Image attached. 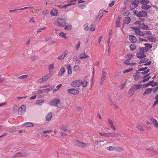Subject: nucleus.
<instances>
[{
    "label": "nucleus",
    "instance_id": "nucleus-1",
    "mask_svg": "<svg viewBox=\"0 0 158 158\" xmlns=\"http://www.w3.org/2000/svg\"><path fill=\"white\" fill-rule=\"evenodd\" d=\"M133 12L135 15L138 17H144L147 16V12L143 10H142L139 12L135 10Z\"/></svg>",
    "mask_w": 158,
    "mask_h": 158
},
{
    "label": "nucleus",
    "instance_id": "nucleus-2",
    "mask_svg": "<svg viewBox=\"0 0 158 158\" xmlns=\"http://www.w3.org/2000/svg\"><path fill=\"white\" fill-rule=\"evenodd\" d=\"M54 24H57L59 27H62L64 26L66 24V21L63 19H57L56 21L54 23Z\"/></svg>",
    "mask_w": 158,
    "mask_h": 158
},
{
    "label": "nucleus",
    "instance_id": "nucleus-3",
    "mask_svg": "<svg viewBox=\"0 0 158 158\" xmlns=\"http://www.w3.org/2000/svg\"><path fill=\"white\" fill-rule=\"evenodd\" d=\"M28 155V154L26 152L22 151L20 152H19L16 153L15 154L13 155L12 156V158H15L16 157H25L27 156Z\"/></svg>",
    "mask_w": 158,
    "mask_h": 158
},
{
    "label": "nucleus",
    "instance_id": "nucleus-4",
    "mask_svg": "<svg viewBox=\"0 0 158 158\" xmlns=\"http://www.w3.org/2000/svg\"><path fill=\"white\" fill-rule=\"evenodd\" d=\"M139 2L138 0H134L131 2V4L130 5V7L131 10H133L137 7Z\"/></svg>",
    "mask_w": 158,
    "mask_h": 158
},
{
    "label": "nucleus",
    "instance_id": "nucleus-5",
    "mask_svg": "<svg viewBox=\"0 0 158 158\" xmlns=\"http://www.w3.org/2000/svg\"><path fill=\"white\" fill-rule=\"evenodd\" d=\"M142 85H135L133 86L129 90V92L132 93V95L134 93V91L140 89L142 87Z\"/></svg>",
    "mask_w": 158,
    "mask_h": 158
},
{
    "label": "nucleus",
    "instance_id": "nucleus-6",
    "mask_svg": "<svg viewBox=\"0 0 158 158\" xmlns=\"http://www.w3.org/2000/svg\"><path fill=\"white\" fill-rule=\"evenodd\" d=\"M52 74L51 73H49L45 76H43L42 78L38 80V82L39 83H42L46 81L51 77Z\"/></svg>",
    "mask_w": 158,
    "mask_h": 158
},
{
    "label": "nucleus",
    "instance_id": "nucleus-7",
    "mask_svg": "<svg viewBox=\"0 0 158 158\" xmlns=\"http://www.w3.org/2000/svg\"><path fill=\"white\" fill-rule=\"evenodd\" d=\"M81 80H77L73 81L71 83V86L73 87H77L81 85Z\"/></svg>",
    "mask_w": 158,
    "mask_h": 158
},
{
    "label": "nucleus",
    "instance_id": "nucleus-8",
    "mask_svg": "<svg viewBox=\"0 0 158 158\" xmlns=\"http://www.w3.org/2000/svg\"><path fill=\"white\" fill-rule=\"evenodd\" d=\"M60 100L58 98H56L53 99L51 102H50L49 103V105L51 106H57L58 107V104L60 102Z\"/></svg>",
    "mask_w": 158,
    "mask_h": 158
},
{
    "label": "nucleus",
    "instance_id": "nucleus-9",
    "mask_svg": "<svg viewBox=\"0 0 158 158\" xmlns=\"http://www.w3.org/2000/svg\"><path fill=\"white\" fill-rule=\"evenodd\" d=\"M106 149L109 151H121L123 150V148L120 147H114L112 146H110L106 148Z\"/></svg>",
    "mask_w": 158,
    "mask_h": 158
},
{
    "label": "nucleus",
    "instance_id": "nucleus-10",
    "mask_svg": "<svg viewBox=\"0 0 158 158\" xmlns=\"http://www.w3.org/2000/svg\"><path fill=\"white\" fill-rule=\"evenodd\" d=\"M26 106L24 105H22L19 109L18 113L19 115H22L24 113L26 110Z\"/></svg>",
    "mask_w": 158,
    "mask_h": 158
},
{
    "label": "nucleus",
    "instance_id": "nucleus-11",
    "mask_svg": "<svg viewBox=\"0 0 158 158\" xmlns=\"http://www.w3.org/2000/svg\"><path fill=\"white\" fill-rule=\"evenodd\" d=\"M67 92L69 94H74L75 95L79 93L78 90L77 89H68Z\"/></svg>",
    "mask_w": 158,
    "mask_h": 158
},
{
    "label": "nucleus",
    "instance_id": "nucleus-12",
    "mask_svg": "<svg viewBox=\"0 0 158 158\" xmlns=\"http://www.w3.org/2000/svg\"><path fill=\"white\" fill-rule=\"evenodd\" d=\"M158 84V83L157 82H155L153 81H149L148 83L145 84V86L147 87L150 85L152 87H154L157 85Z\"/></svg>",
    "mask_w": 158,
    "mask_h": 158
},
{
    "label": "nucleus",
    "instance_id": "nucleus-13",
    "mask_svg": "<svg viewBox=\"0 0 158 158\" xmlns=\"http://www.w3.org/2000/svg\"><path fill=\"white\" fill-rule=\"evenodd\" d=\"M76 144L78 146L82 147H85L87 146L86 143L80 142L78 140L76 141Z\"/></svg>",
    "mask_w": 158,
    "mask_h": 158
},
{
    "label": "nucleus",
    "instance_id": "nucleus-14",
    "mask_svg": "<svg viewBox=\"0 0 158 158\" xmlns=\"http://www.w3.org/2000/svg\"><path fill=\"white\" fill-rule=\"evenodd\" d=\"M68 52L67 50L65 51L64 52L62 53L61 55L58 57V59L59 60H62L68 54Z\"/></svg>",
    "mask_w": 158,
    "mask_h": 158
},
{
    "label": "nucleus",
    "instance_id": "nucleus-15",
    "mask_svg": "<svg viewBox=\"0 0 158 158\" xmlns=\"http://www.w3.org/2000/svg\"><path fill=\"white\" fill-rule=\"evenodd\" d=\"M153 89L148 88L145 90V92L143 94V96H145L147 94H150L153 90Z\"/></svg>",
    "mask_w": 158,
    "mask_h": 158
},
{
    "label": "nucleus",
    "instance_id": "nucleus-16",
    "mask_svg": "<svg viewBox=\"0 0 158 158\" xmlns=\"http://www.w3.org/2000/svg\"><path fill=\"white\" fill-rule=\"evenodd\" d=\"M129 38L132 43H135L136 41V37L133 35H130L129 36Z\"/></svg>",
    "mask_w": 158,
    "mask_h": 158
},
{
    "label": "nucleus",
    "instance_id": "nucleus-17",
    "mask_svg": "<svg viewBox=\"0 0 158 158\" xmlns=\"http://www.w3.org/2000/svg\"><path fill=\"white\" fill-rule=\"evenodd\" d=\"M119 136H122V135L120 134L115 133V132H112L110 133V137L112 138L114 137H118Z\"/></svg>",
    "mask_w": 158,
    "mask_h": 158
},
{
    "label": "nucleus",
    "instance_id": "nucleus-18",
    "mask_svg": "<svg viewBox=\"0 0 158 158\" xmlns=\"http://www.w3.org/2000/svg\"><path fill=\"white\" fill-rule=\"evenodd\" d=\"M141 73H140V72L137 71L133 75V76L134 77V80L135 81H137Z\"/></svg>",
    "mask_w": 158,
    "mask_h": 158
},
{
    "label": "nucleus",
    "instance_id": "nucleus-19",
    "mask_svg": "<svg viewBox=\"0 0 158 158\" xmlns=\"http://www.w3.org/2000/svg\"><path fill=\"white\" fill-rule=\"evenodd\" d=\"M150 120L153 122L155 127H158V123L157 121L152 117L150 118Z\"/></svg>",
    "mask_w": 158,
    "mask_h": 158
},
{
    "label": "nucleus",
    "instance_id": "nucleus-20",
    "mask_svg": "<svg viewBox=\"0 0 158 158\" xmlns=\"http://www.w3.org/2000/svg\"><path fill=\"white\" fill-rule=\"evenodd\" d=\"M124 23L129 24L131 22V18L129 17H125L123 20Z\"/></svg>",
    "mask_w": 158,
    "mask_h": 158
},
{
    "label": "nucleus",
    "instance_id": "nucleus-21",
    "mask_svg": "<svg viewBox=\"0 0 158 158\" xmlns=\"http://www.w3.org/2000/svg\"><path fill=\"white\" fill-rule=\"evenodd\" d=\"M58 14V10L55 9L52 10L50 12V14L51 15L53 16H57Z\"/></svg>",
    "mask_w": 158,
    "mask_h": 158
},
{
    "label": "nucleus",
    "instance_id": "nucleus-22",
    "mask_svg": "<svg viewBox=\"0 0 158 158\" xmlns=\"http://www.w3.org/2000/svg\"><path fill=\"white\" fill-rule=\"evenodd\" d=\"M88 57V56L84 53L81 54L79 56V58L80 59H85Z\"/></svg>",
    "mask_w": 158,
    "mask_h": 158
},
{
    "label": "nucleus",
    "instance_id": "nucleus-23",
    "mask_svg": "<svg viewBox=\"0 0 158 158\" xmlns=\"http://www.w3.org/2000/svg\"><path fill=\"white\" fill-rule=\"evenodd\" d=\"M146 55L142 53L139 52L137 54V56L139 58H144L146 57Z\"/></svg>",
    "mask_w": 158,
    "mask_h": 158
},
{
    "label": "nucleus",
    "instance_id": "nucleus-24",
    "mask_svg": "<svg viewBox=\"0 0 158 158\" xmlns=\"http://www.w3.org/2000/svg\"><path fill=\"white\" fill-rule=\"evenodd\" d=\"M99 134L100 135L102 136H104L106 137H110V133H102L99 132Z\"/></svg>",
    "mask_w": 158,
    "mask_h": 158
},
{
    "label": "nucleus",
    "instance_id": "nucleus-25",
    "mask_svg": "<svg viewBox=\"0 0 158 158\" xmlns=\"http://www.w3.org/2000/svg\"><path fill=\"white\" fill-rule=\"evenodd\" d=\"M141 7L144 10H148L151 7L150 5H147V4L142 5Z\"/></svg>",
    "mask_w": 158,
    "mask_h": 158
},
{
    "label": "nucleus",
    "instance_id": "nucleus-26",
    "mask_svg": "<svg viewBox=\"0 0 158 158\" xmlns=\"http://www.w3.org/2000/svg\"><path fill=\"white\" fill-rule=\"evenodd\" d=\"M52 116V113L51 112L49 113L46 116V120L47 121H49L51 119Z\"/></svg>",
    "mask_w": 158,
    "mask_h": 158
},
{
    "label": "nucleus",
    "instance_id": "nucleus-27",
    "mask_svg": "<svg viewBox=\"0 0 158 158\" xmlns=\"http://www.w3.org/2000/svg\"><path fill=\"white\" fill-rule=\"evenodd\" d=\"M67 69L68 73L71 74L72 73V66L70 64L67 65Z\"/></svg>",
    "mask_w": 158,
    "mask_h": 158
},
{
    "label": "nucleus",
    "instance_id": "nucleus-28",
    "mask_svg": "<svg viewBox=\"0 0 158 158\" xmlns=\"http://www.w3.org/2000/svg\"><path fill=\"white\" fill-rule=\"evenodd\" d=\"M149 1L148 0H140L139 2L142 5L148 4L149 3Z\"/></svg>",
    "mask_w": 158,
    "mask_h": 158
},
{
    "label": "nucleus",
    "instance_id": "nucleus-29",
    "mask_svg": "<svg viewBox=\"0 0 158 158\" xmlns=\"http://www.w3.org/2000/svg\"><path fill=\"white\" fill-rule=\"evenodd\" d=\"M54 68V67L53 64H50L49 65L48 70L49 73H50L52 72Z\"/></svg>",
    "mask_w": 158,
    "mask_h": 158
},
{
    "label": "nucleus",
    "instance_id": "nucleus-30",
    "mask_svg": "<svg viewBox=\"0 0 158 158\" xmlns=\"http://www.w3.org/2000/svg\"><path fill=\"white\" fill-rule=\"evenodd\" d=\"M103 11H104V10H100L99 12V14L97 17V19H98V18H99L100 19L102 17V16L103 15Z\"/></svg>",
    "mask_w": 158,
    "mask_h": 158
},
{
    "label": "nucleus",
    "instance_id": "nucleus-31",
    "mask_svg": "<svg viewBox=\"0 0 158 158\" xmlns=\"http://www.w3.org/2000/svg\"><path fill=\"white\" fill-rule=\"evenodd\" d=\"M25 126H26L27 127H32L34 126V124L31 123H27L24 124Z\"/></svg>",
    "mask_w": 158,
    "mask_h": 158
},
{
    "label": "nucleus",
    "instance_id": "nucleus-32",
    "mask_svg": "<svg viewBox=\"0 0 158 158\" xmlns=\"http://www.w3.org/2000/svg\"><path fill=\"white\" fill-rule=\"evenodd\" d=\"M139 27L143 29L146 30H147L148 28L147 25H145L143 23H142V24L140 25V26H139Z\"/></svg>",
    "mask_w": 158,
    "mask_h": 158
},
{
    "label": "nucleus",
    "instance_id": "nucleus-33",
    "mask_svg": "<svg viewBox=\"0 0 158 158\" xmlns=\"http://www.w3.org/2000/svg\"><path fill=\"white\" fill-rule=\"evenodd\" d=\"M136 46L134 44H132L130 45V49L131 51H133L136 49Z\"/></svg>",
    "mask_w": 158,
    "mask_h": 158
},
{
    "label": "nucleus",
    "instance_id": "nucleus-34",
    "mask_svg": "<svg viewBox=\"0 0 158 158\" xmlns=\"http://www.w3.org/2000/svg\"><path fill=\"white\" fill-rule=\"evenodd\" d=\"M65 69L63 67H62L60 69L59 75H62L65 72Z\"/></svg>",
    "mask_w": 158,
    "mask_h": 158
},
{
    "label": "nucleus",
    "instance_id": "nucleus-35",
    "mask_svg": "<svg viewBox=\"0 0 158 158\" xmlns=\"http://www.w3.org/2000/svg\"><path fill=\"white\" fill-rule=\"evenodd\" d=\"M139 51L141 52H144L148 51V49L146 47H143L140 48Z\"/></svg>",
    "mask_w": 158,
    "mask_h": 158
},
{
    "label": "nucleus",
    "instance_id": "nucleus-36",
    "mask_svg": "<svg viewBox=\"0 0 158 158\" xmlns=\"http://www.w3.org/2000/svg\"><path fill=\"white\" fill-rule=\"evenodd\" d=\"M73 61L78 64H79L81 62L80 60L77 56H76L74 58Z\"/></svg>",
    "mask_w": 158,
    "mask_h": 158
},
{
    "label": "nucleus",
    "instance_id": "nucleus-37",
    "mask_svg": "<svg viewBox=\"0 0 158 158\" xmlns=\"http://www.w3.org/2000/svg\"><path fill=\"white\" fill-rule=\"evenodd\" d=\"M135 33L138 35L140 36H143L144 35V34L143 32L140 31H135Z\"/></svg>",
    "mask_w": 158,
    "mask_h": 158
},
{
    "label": "nucleus",
    "instance_id": "nucleus-38",
    "mask_svg": "<svg viewBox=\"0 0 158 158\" xmlns=\"http://www.w3.org/2000/svg\"><path fill=\"white\" fill-rule=\"evenodd\" d=\"M144 45L145 46L146 48H147L148 50L152 48V45L148 43L145 44H144Z\"/></svg>",
    "mask_w": 158,
    "mask_h": 158
},
{
    "label": "nucleus",
    "instance_id": "nucleus-39",
    "mask_svg": "<svg viewBox=\"0 0 158 158\" xmlns=\"http://www.w3.org/2000/svg\"><path fill=\"white\" fill-rule=\"evenodd\" d=\"M148 40L150 42H155L156 41V38L155 37H148Z\"/></svg>",
    "mask_w": 158,
    "mask_h": 158
},
{
    "label": "nucleus",
    "instance_id": "nucleus-40",
    "mask_svg": "<svg viewBox=\"0 0 158 158\" xmlns=\"http://www.w3.org/2000/svg\"><path fill=\"white\" fill-rule=\"evenodd\" d=\"M148 60L146 58H144L143 60H141L139 62V63L141 64L142 63H146L148 62Z\"/></svg>",
    "mask_w": 158,
    "mask_h": 158
},
{
    "label": "nucleus",
    "instance_id": "nucleus-41",
    "mask_svg": "<svg viewBox=\"0 0 158 158\" xmlns=\"http://www.w3.org/2000/svg\"><path fill=\"white\" fill-rule=\"evenodd\" d=\"M27 77L28 75H25L20 76L18 78L19 79L23 80L27 78Z\"/></svg>",
    "mask_w": 158,
    "mask_h": 158
},
{
    "label": "nucleus",
    "instance_id": "nucleus-42",
    "mask_svg": "<svg viewBox=\"0 0 158 158\" xmlns=\"http://www.w3.org/2000/svg\"><path fill=\"white\" fill-rule=\"evenodd\" d=\"M44 102V100L43 99H41L37 100L36 102V104L40 105L41 103H43Z\"/></svg>",
    "mask_w": 158,
    "mask_h": 158
},
{
    "label": "nucleus",
    "instance_id": "nucleus-43",
    "mask_svg": "<svg viewBox=\"0 0 158 158\" xmlns=\"http://www.w3.org/2000/svg\"><path fill=\"white\" fill-rule=\"evenodd\" d=\"M8 130L11 133H13L15 131V129L14 127H11V128H9Z\"/></svg>",
    "mask_w": 158,
    "mask_h": 158
},
{
    "label": "nucleus",
    "instance_id": "nucleus-44",
    "mask_svg": "<svg viewBox=\"0 0 158 158\" xmlns=\"http://www.w3.org/2000/svg\"><path fill=\"white\" fill-rule=\"evenodd\" d=\"M78 44L75 47V49L76 50H78L80 47V46L81 44V42L80 41H78Z\"/></svg>",
    "mask_w": 158,
    "mask_h": 158
},
{
    "label": "nucleus",
    "instance_id": "nucleus-45",
    "mask_svg": "<svg viewBox=\"0 0 158 158\" xmlns=\"http://www.w3.org/2000/svg\"><path fill=\"white\" fill-rule=\"evenodd\" d=\"M80 67L78 65H75L74 67L73 70L74 71H77L80 69Z\"/></svg>",
    "mask_w": 158,
    "mask_h": 158
},
{
    "label": "nucleus",
    "instance_id": "nucleus-46",
    "mask_svg": "<svg viewBox=\"0 0 158 158\" xmlns=\"http://www.w3.org/2000/svg\"><path fill=\"white\" fill-rule=\"evenodd\" d=\"M87 84V82L86 81H83L82 82L81 81V85H82L84 87H85Z\"/></svg>",
    "mask_w": 158,
    "mask_h": 158
},
{
    "label": "nucleus",
    "instance_id": "nucleus-47",
    "mask_svg": "<svg viewBox=\"0 0 158 158\" xmlns=\"http://www.w3.org/2000/svg\"><path fill=\"white\" fill-rule=\"evenodd\" d=\"M60 36L64 37L65 39H67V38L66 36V35L63 32H60L59 33Z\"/></svg>",
    "mask_w": 158,
    "mask_h": 158
},
{
    "label": "nucleus",
    "instance_id": "nucleus-48",
    "mask_svg": "<svg viewBox=\"0 0 158 158\" xmlns=\"http://www.w3.org/2000/svg\"><path fill=\"white\" fill-rule=\"evenodd\" d=\"M133 70V69L132 68H130L129 69H126L123 72V73H126L128 72H130L132 71Z\"/></svg>",
    "mask_w": 158,
    "mask_h": 158
},
{
    "label": "nucleus",
    "instance_id": "nucleus-49",
    "mask_svg": "<svg viewBox=\"0 0 158 158\" xmlns=\"http://www.w3.org/2000/svg\"><path fill=\"white\" fill-rule=\"evenodd\" d=\"M136 127L138 129H139V131H143L144 130L143 128L141 126H137Z\"/></svg>",
    "mask_w": 158,
    "mask_h": 158
},
{
    "label": "nucleus",
    "instance_id": "nucleus-50",
    "mask_svg": "<svg viewBox=\"0 0 158 158\" xmlns=\"http://www.w3.org/2000/svg\"><path fill=\"white\" fill-rule=\"evenodd\" d=\"M71 27V25H67L65 26L64 29L65 30H69L70 29Z\"/></svg>",
    "mask_w": 158,
    "mask_h": 158
},
{
    "label": "nucleus",
    "instance_id": "nucleus-51",
    "mask_svg": "<svg viewBox=\"0 0 158 158\" xmlns=\"http://www.w3.org/2000/svg\"><path fill=\"white\" fill-rule=\"evenodd\" d=\"M116 27H118L120 26V20H118L116 22Z\"/></svg>",
    "mask_w": 158,
    "mask_h": 158
},
{
    "label": "nucleus",
    "instance_id": "nucleus-52",
    "mask_svg": "<svg viewBox=\"0 0 158 158\" xmlns=\"http://www.w3.org/2000/svg\"><path fill=\"white\" fill-rule=\"evenodd\" d=\"M102 72V76H106L107 75L106 70L105 69H103Z\"/></svg>",
    "mask_w": 158,
    "mask_h": 158
},
{
    "label": "nucleus",
    "instance_id": "nucleus-53",
    "mask_svg": "<svg viewBox=\"0 0 158 158\" xmlns=\"http://www.w3.org/2000/svg\"><path fill=\"white\" fill-rule=\"evenodd\" d=\"M151 77H148L144 79L142 81H141L140 82H145L146 81H148L150 78Z\"/></svg>",
    "mask_w": 158,
    "mask_h": 158
},
{
    "label": "nucleus",
    "instance_id": "nucleus-54",
    "mask_svg": "<svg viewBox=\"0 0 158 158\" xmlns=\"http://www.w3.org/2000/svg\"><path fill=\"white\" fill-rule=\"evenodd\" d=\"M75 3H71L67 5H63V8H66L67 6H71L72 5H73Z\"/></svg>",
    "mask_w": 158,
    "mask_h": 158
},
{
    "label": "nucleus",
    "instance_id": "nucleus-55",
    "mask_svg": "<svg viewBox=\"0 0 158 158\" xmlns=\"http://www.w3.org/2000/svg\"><path fill=\"white\" fill-rule=\"evenodd\" d=\"M148 67H146L144 68H142L140 69H138V71H144L145 70H146L147 69Z\"/></svg>",
    "mask_w": 158,
    "mask_h": 158
},
{
    "label": "nucleus",
    "instance_id": "nucleus-56",
    "mask_svg": "<svg viewBox=\"0 0 158 158\" xmlns=\"http://www.w3.org/2000/svg\"><path fill=\"white\" fill-rule=\"evenodd\" d=\"M95 26L94 25H92L90 29V31H94L95 30Z\"/></svg>",
    "mask_w": 158,
    "mask_h": 158
},
{
    "label": "nucleus",
    "instance_id": "nucleus-57",
    "mask_svg": "<svg viewBox=\"0 0 158 158\" xmlns=\"http://www.w3.org/2000/svg\"><path fill=\"white\" fill-rule=\"evenodd\" d=\"M149 71H150V69H149L146 71H144L143 72L140 73H141V74H142L143 75L145 74L146 73H148V72H149Z\"/></svg>",
    "mask_w": 158,
    "mask_h": 158
},
{
    "label": "nucleus",
    "instance_id": "nucleus-58",
    "mask_svg": "<svg viewBox=\"0 0 158 158\" xmlns=\"http://www.w3.org/2000/svg\"><path fill=\"white\" fill-rule=\"evenodd\" d=\"M52 132V131L51 130H46V131H44L43 132V134L48 133H50Z\"/></svg>",
    "mask_w": 158,
    "mask_h": 158
},
{
    "label": "nucleus",
    "instance_id": "nucleus-59",
    "mask_svg": "<svg viewBox=\"0 0 158 158\" xmlns=\"http://www.w3.org/2000/svg\"><path fill=\"white\" fill-rule=\"evenodd\" d=\"M129 61L130 60H126L124 61L123 63L127 65H130V63H129Z\"/></svg>",
    "mask_w": 158,
    "mask_h": 158
},
{
    "label": "nucleus",
    "instance_id": "nucleus-60",
    "mask_svg": "<svg viewBox=\"0 0 158 158\" xmlns=\"http://www.w3.org/2000/svg\"><path fill=\"white\" fill-rule=\"evenodd\" d=\"M128 57V60H130V59L133 57V55L132 54H129L127 55Z\"/></svg>",
    "mask_w": 158,
    "mask_h": 158
},
{
    "label": "nucleus",
    "instance_id": "nucleus-61",
    "mask_svg": "<svg viewBox=\"0 0 158 158\" xmlns=\"http://www.w3.org/2000/svg\"><path fill=\"white\" fill-rule=\"evenodd\" d=\"M108 120L109 123L110 125V126L113 125V122L109 118L108 119Z\"/></svg>",
    "mask_w": 158,
    "mask_h": 158
},
{
    "label": "nucleus",
    "instance_id": "nucleus-62",
    "mask_svg": "<svg viewBox=\"0 0 158 158\" xmlns=\"http://www.w3.org/2000/svg\"><path fill=\"white\" fill-rule=\"evenodd\" d=\"M114 4V1H112L109 4V6L110 7L112 6Z\"/></svg>",
    "mask_w": 158,
    "mask_h": 158
},
{
    "label": "nucleus",
    "instance_id": "nucleus-63",
    "mask_svg": "<svg viewBox=\"0 0 158 158\" xmlns=\"http://www.w3.org/2000/svg\"><path fill=\"white\" fill-rule=\"evenodd\" d=\"M46 29V27H43L41 28H40L37 31V33H38L39 32H41L42 30H44Z\"/></svg>",
    "mask_w": 158,
    "mask_h": 158
},
{
    "label": "nucleus",
    "instance_id": "nucleus-64",
    "mask_svg": "<svg viewBox=\"0 0 158 158\" xmlns=\"http://www.w3.org/2000/svg\"><path fill=\"white\" fill-rule=\"evenodd\" d=\"M5 127L3 126L0 125V131H2L4 129Z\"/></svg>",
    "mask_w": 158,
    "mask_h": 158
}]
</instances>
